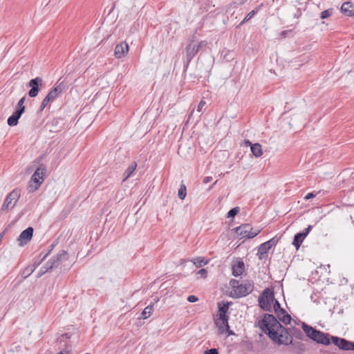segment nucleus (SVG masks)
<instances>
[{"instance_id":"1","label":"nucleus","mask_w":354,"mask_h":354,"mask_svg":"<svg viewBox=\"0 0 354 354\" xmlns=\"http://www.w3.org/2000/svg\"><path fill=\"white\" fill-rule=\"evenodd\" d=\"M259 326L274 343L278 345L287 346L292 342V336L288 329L272 315L265 314L263 319L259 322Z\"/></svg>"},{"instance_id":"2","label":"nucleus","mask_w":354,"mask_h":354,"mask_svg":"<svg viewBox=\"0 0 354 354\" xmlns=\"http://www.w3.org/2000/svg\"><path fill=\"white\" fill-rule=\"evenodd\" d=\"M230 285L233 290L232 295L235 297H245L253 291L254 283L252 281H246L241 283L236 279H231Z\"/></svg>"},{"instance_id":"3","label":"nucleus","mask_w":354,"mask_h":354,"mask_svg":"<svg viewBox=\"0 0 354 354\" xmlns=\"http://www.w3.org/2000/svg\"><path fill=\"white\" fill-rule=\"evenodd\" d=\"M66 252L62 250L60 253L53 257L49 260L44 266H42L37 274V277H41L43 274L46 273L48 270L53 268L57 267L62 262V259L65 258Z\"/></svg>"},{"instance_id":"4","label":"nucleus","mask_w":354,"mask_h":354,"mask_svg":"<svg viewBox=\"0 0 354 354\" xmlns=\"http://www.w3.org/2000/svg\"><path fill=\"white\" fill-rule=\"evenodd\" d=\"M235 231L241 239H252L261 232V229L254 230L250 224L245 223L236 227Z\"/></svg>"},{"instance_id":"5","label":"nucleus","mask_w":354,"mask_h":354,"mask_svg":"<svg viewBox=\"0 0 354 354\" xmlns=\"http://www.w3.org/2000/svg\"><path fill=\"white\" fill-rule=\"evenodd\" d=\"M21 193L19 189H15L12 190L5 198L1 210L4 212L13 209L19 199Z\"/></svg>"},{"instance_id":"6","label":"nucleus","mask_w":354,"mask_h":354,"mask_svg":"<svg viewBox=\"0 0 354 354\" xmlns=\"http://www.w3.org/2000/svg\"><path fill=\"white\" fill-rule=\"evenodd\" d=\"M274 301V294L268 288L266 289L259 298L260 307L267 311L271 310Z\"/></svg>"},{"instance_id":"7","label":"nucleus","mask_w":354,"mask_h":354,"mask_svg":"<svg viewBox=\"0 0 354 354\" xmlns=\"http://www.w3.org/2000/svg\"><path fill=\"white\" fill-rule=\"evenodd\" d=\"M45 171L46 168L43 165L40 166L36 169L30 178V182L35 183V185L34 187L32 185H30V191H35L37 189L39 186L43 183Z\"/></svg>"},{"instance_id":"8","label":"nucleus","mask_w":354,"mask_h":354,"mask_svg":"<svg viewBox=\"0 0 354 354\" xmlns=\"http://www.w3.org/2000/svg\"><path fill=\"white\" fill-rule=\"evenodd\" d=\"M332 342L343 351H354V342L335 336L331 337Z\"/></svg>"},{"instance_id":"9","label":"nucleus","mask_w":354,"mask_h":354,"mask_svg":"<svg viewBox=\"0 0 354 354\" xmlns=\"http://www.w3.org/2000/svg\"><path fill=\"white\" fill-rule=\"evenodd\" d=\"M199 48L197 47V42L194 40H191L185 48L186 51V61L187 65L191 62L194 57L198 52Z\"/></svg>"},{"instance_id":"10","label":"nucleus","mask_w":354,"mask_h":354,"mask_svg":"<svg viewBox=\"0 0 354 354\" xmlns=\"http://www.w3.org/2000/svg\"><path fill=\"white\" fill-rule=\"evenodd\" d=\"M43 83V80L39 77H37L36 78L32 79L29 82V86L31 87L30 90L28 92V95L30 97H35L38 95V93L39 91V86H41Z\"/></svg>"},{"instance_id":"11","label":"nucleus","mask_w":354,"mask_h":354,"mask_svg":"<svg viewBox=\"0 0 354 354\" xmlns=\"http://www.w3.org/2000/svg\"><path fill=\"white\" fill-rule=\"evenodd\" d=\"M32 235L33 228L32 227H28L24 230L17 238L19 245L20 246H23L27 244L32 239Z\"/></svg>"},{"instance_id":"12","label":"nucleus","mask_w":354,"mask_h":354,"mask_svg":"<svg viewBox=\"0 0 354 354\" xmlns=\"http://www.w3.org/2000/svg\"><path fill=\"white\" fill-rule=\"evenodd\" d=\"M129 51V45L126 42H121L116 45L114 54L117 58L124 57Z\"/></svg>"},{"instance_id":"13","label":"nucleus","mask_w":354,"mask_h":354,"mask_svg":"<svg viewBox=\"0 0 354 354\" xmlns=\"http://www.w3.org/2000/svg\"><path fill=\"white\" fill-rule=\"evenodd\" d=\"M25 107L17 109L8 119V124L10 127L16 126L21 114L24 113Z\"/></svg>"},{"instance_id":"14","label":"nucleus","mask_w":354,"mask_h":354,"mask_svg":"<svg viewBox=\"0 0 354 354\" xmlns=\"http://www.w3.org/2000/svg\"><path fill=\"white\" fill-rule=\"evenodd\" d=\"M49 252L44 254V256L40 259L38 262H35L33 265L27 266L22 272V277L24 278H27L29 277L36 269V268L41 264L42 261H44V259L47 257Z\"/></svg>"},{"instance_id":"15","label":"nucleus","mask_w":354,"mask_h":354,"mask_svg":"<svg viewBox=\"0 0 354 354\" xmlns=\"http://www.w3.org/2000/svg\"><path fill=\"white\" fill-rule=\"evenodd\" d=\"M62 84V82L59 84H57V83L56 84L55 86L47 94L46 97H48V100L50 99L51 102H53L58 95L62 93L63 90Z\"/></svg>"},{"instance_id":"16","label":"nucleus","mask_w":354,"mask_h":354,"mask_svg":"<svg viewBox=\"0 0 354 354\" xmlns=\"http://www.w3.org/2000/svg\"><path fill=\"white\" fill-rule=\"evenodd\" d=\"M232 274L234 277L241 276L245 270V264L243 261H238L232 266Z\"/></svg>"},{"instance_id":"17","label":"nucleus","mask_w":354,"mask_h":354,"mask_svg":"<svg viewBox=\"0 0 354 354\" xmlns=\"http://www.w3.org/2000/svg\"><path fill=\"white\" fill-rule=\"evenodd\" d=\"M271 249L270 246H269L266 242L261 243L258 249L257 256L259 259L263 260L267 258L268 251Z\"/></svg>"},{"instance_id":"18","label":"nucleus","mask_w":354,"mask_h":354,"mask_svg":"<svg viewBox=\"0 0 354 354\" xmlns=\"http://www.w3.org/2000/svg\"><path fill=\"white\" fill-rule=\"evenodd\" d=\"M302 328L307 337L313 340L316 337V335H319V330L308 326L306 323H302Z\"/></svg>"},{"instance_id":"19","label":"nucleus","mask_w":354,"mask_h":354,"mask_svg":"<svg viewBox=\"0 0 354 354\" xmlns=\"http://www.w3.org/2000/svg\"><path fill=\"white\" fill-rule=\"evenodd\" d=\"M313 341L324 345H329L330 343L329 335L320 330H319V335H316V337H315Z\"/></svg>"},{"instance_id":"20","label":"nucleus","mask_w":354,"mask_h":354,"mask_svg":"<svg viewBox=\"0 0 354 354\" xmlns=\"http://www.w3.org/2000/svg\"><path fill=\"white\" fill-rule=\"evenodd\" d=\"M227 320L228 316L227 315V313H219V321L216 324L219 326L222 332L224 331L223 328H225L226 330L229 329Z\"/></svg>"},{"instance_id":"21","label":"nucleus","mask_w":354,"mask_h":354,"mask_svg":"<svg viewBox=\"0 0 354 354\" xmlns=\"http://www.w3.org/2000/svg\"><path fill=\"white\" fill-rule=\"evenodd\" d=\"M341 10L343 14L347 16L354 15V5L349 2H344L341 7Z\"/></svg>"},{"instance_id":"22","label":"nucleus","mask_w":354,"mask_h":354,"mask_svg":"<svg viewBox=\"0 0 354 354\" xmlns=\"http://www.w3.org/2000/svg\"><path fill=\"white\" fill-rule=\"evenodd\" d=\"M245 143L247 145H250L251 151L255 157L258 158L262 155V153H263L262 147L260 144H259V143L252 144L249 140H247L245 142Z\"/></svg>"},{"instance_id":"23","label":"nucleus","mask_w":354,"mask_h":354,"mask_svg":"<svg viewBox=\"0 0 354 354\" xmlns=\"http://www.w3.org/2000/svg\"><path fill=\"white\" fill-rule=\"evenodd\" d=\"M305 238L304 234H301V232L296 234L294 236L292 245H295L297 249H299Z\"/></svg>"},{"instance_id":"24","label":"nucleus","mask_w":354,"mask_h":354,"mask_svg":"<svg viewBox=\"0 0 354 354\" xmlns=\"http://www.w3.org/2000/svg\"><path fill=\"white\" fill-rule=\"evenodd\" d=\"M189 261L192 262L197 268L204 266L209 263V260L201 257L192 259V260H189Z\"/></svg>"},{"instance_id":"25","label":"nucleus","mask_w":354,"mask_h":354,"mask_svg":"<svg viewBox=\"0 0 354 354\" xmlns=\"http://www.w3.org/2000/svg\"><path fill=\"white\" fill-rule=\"evenodd\" d=\"M281 313L283 315V317H281V314L277 313V317L284 324H288L290 322L291 317L290 315L287 314L283 309H281Z\"/></svg>"},{"instance_id":"26","label":"nucleus","mask_w":354,"mask_h":354,"mask_svg":"<svg viewBox=\"0 0 354 354\" xmlns=\"http://www.w3.org/2000/svg\"><path fill=\"white\" fill-rule=\"evenodd\" d=\"M137 167V163L136 162H133L127 169L124 172L125 177L124 180H126L127 178L130 177L132 173L136 170Z\"/></svg>"},{"instance_id":"27","label":"nucleus","mask_w":354,"mask_h":354,"mask_svg":"<svg viewBox=\"0 0 354 354\" xmlns=\"http://www.w3.org/2000/svg\"><path fill=\"white\" fill-rule=\"evenodd\" d=\"M153 310V308L152 304L147 306L142 313V318L146 319L149 317L152 314Z\"/></svg>"},{"instance_id":"28","label":"nucleus","mask_w":354,"mask_h":354,"mask_svg":"<svg viewBox=\"0 0 354 354\" xmlns=\"http://www.w3.org/2000/svg\"><path fill=\"white\" fill-rule=\"evenodd\" d=\"M187 195V189L186 186L184 184H181L178 191V196L180 199L184 200Z\"/></svg>"},{"instance_id":"29","label":"nucleus","mask_w":354,"mask_h":354,"mask_svg":"<svg viewBox=\"0 0 354 354\" xmlns=\"http://www.w3.org/2000/svg\"><path fill=\"white\" fill-rule=\"evenodd\" d=\"M239 207H234L228 212L227 217L228 218L234 217L239 213Z\"/></svg>"},{"instance_id":"30","label":"nucleus","mask_w":354,"mask_h":354,"mask_svg":"<svg viewBox=\"0 0 354 354\" xmlns=\"http://www.w3.org/2000/svg\"><path fill=\"white\" fill-rule=\"evenodd\" d=\"M333 13V9L326 10L321 13V19H324L328 17H330Z\"/></svg>"},{"instance_id":"31","label":"nucleus","mask_w":354,"mask_h":354,"mask_svg":"<svg viewBox=\"0 0 354 354\" xmlns=\"http://www.w3.org/2000/svg\"><path fill=\"white\" fill-rule=\"evenodd\" d=\"M257 12V10H252L245 17V18L243 19V21L241 22L248 21L249 20H250L252 18L253 16H254L256 15Z\"/></svg>"},{"instance_id":"32","label":"nucleus","mask_w":354,"mask_h":354,"mask_svg":"<svg viewBox=\"0 0 354 354\" xmlns=\"http://www.w3.org/2000/svg\"><path fill=\"white\" fill-rule=\"evenodd\" d=\"M52 102L50 99L48 100V97L46 96L43 101L41 102V104L40 105L39 111H42L48 105V103Z\"/></svg>"},{"instance_id":"33","label":"nucleus","mask_w":354,"mask_h":354,"mask_svg":"<svg viewBox=\"0 0 354 354\" xmlns=\"http://www.w3.org/2000/svg\"><path fill=\"white\" fill-rule=\"evenodd\" d=\"M197 47L199 48V50H205L206 48H209L208 43L207 41H201L198 43L197 42Z\"/></svg>"},{"instance_id":"34","label":"nucleus","mask_w":354,"mask_h":354,"mask_svg":"<svg viewBox=\"0 0 354 354\" xmlns=\"http://www.w3.org/2000/svg\"><path fill=\"white\" fill-rule=\"evenodd\" d=\"M279 241V239L277 236H274L270 239L269 241H266V243L270 246V248L275 246Z\"/></svg>"},{"instance_id":"35","label":"nucleus","mask_w":354,"mask_h":354,"mask_svg":"<svg viewBox=\"0 0 354 354\" xmlns=\"http://www.w3.org/2000/svg\"><path fill=\"white\" fill-rule=\"evenodd\" d=\"M229 308L228 304H218L219 313H227Z\"/></svg>"},{"instance_id":"36","label":"nucleus","mask_w":354,"mask_h":354,"mask_svg":"<svg viewBox=\"0 0 354 354\" xmlns=\"http://www.w3.org/2000/svg\"><path fill=\"white\" fill-rule=\"evenodd\" d=\"M244 3V0H235L232 3H230L228 9L230 10L231 8H235L238 6L242 5Z\"/></svg>"},{"instance_id":"37","label":"nucleus","mask_w":354,"mask_h":354,"mask_svg":"<svg viewBox=\"0 0 354 354\" xmlns=\"http://www.w3.org/2000/svg\"><path fill=\"white\" fill-rule=\"evenodd\" d=\"M273 307H274V311L275 313L277 314V313H279V311L281 312V306H280V304L279 303V301L277 300H276L274 299V303L272 304Z\"/></svg>"},{"instance_id":"38","label":"nucleus","mask_w":354,"mask_h":354,"mask_svg":"<svg viewBox=\"0 0 354 354\" xmlns=\"http://www.w3.org/2000/svg\"><path fill=\"white\" fill-rule=\"evenodd\" d=\"M197 274L199 275L201 278L205 279L207 277V272L206 269L202 268L198 271Z\"/></svg>"},{"instance_id":"39","label":"nucleus","mask_w":354,"mask_h":354,"mask_svg":"<svg viewBox=\"0 0 354 354\" xmlns=\"http://www.w3.org/2000/svg\"><path fill=\"white\" fill-rule=\"evenodd\" d=\"M293 335L299 339H301L303 335L299 329H293Z\"/></svg>"},{"instance_id":"40","label":"nucleus","mask_w":354,"mask_h":354,"mask_svg":"<svg viewBox=\"0 0 354 354\" xmlns=\"http://www.w3.org/2000/svg\"><path fill=\"white\" fill-rule=\"evenodd\" d=\"M206 102L202 100L200 101L199 104H198L197 107V111L201 112L203 106L205 105Z\"/></svg>"},{"instance_id":"41","label":"nucleus","mask_w":354,"mask_h":354,"mask_svg":"<svg viewBox=\"0 0 354 354\" xmlns=\"http://www.w3.org/2000/svg\"><path fill=\"white\" fill-rule=\"evenodd\" d=\"M198 300V297L195 295H189L187 297V301L191 303L196 302Z\"/></svg>"},{"instance_id":"42","label":"nucleus","mask_w":354,"mask_h":354,"mask_svg":"<svg viewBox=\"0 0 354 354\" xmlns=\"http://www.w3.org/2000/svg\"><path fill=\"white\" fill-rule=\"evenodd\" d=\"M204 354H218V352L216 348H211L205 351Z\"/></svg>"},{"instance_id":"43","label":"nucleus","mask_w":354,"mask_h":354,"mask_svg":"<svg viewBox=\"0 0 354 354\" xmlns=\"http://www.w3.org/2000/svg\"><path fill=\"white\" fill-rule=\"evenodd\" d=\"M24 101H25L24 97H22L21 99H20V100L18 102V104H17V109H21V107H25L23 105L24 103Z\"/></svg>"},{"instance_id":"44","label":"nucleus","mask_w":354,"mask_h":354,"mask_svg":"<svg viewBox=\"0 0 354 354\" xmlns=\"http://www.w3.org/2000/svg\"><path fill=\"white\" fill-rule=\"evenodd\" d=\"M316 196V194H314L313 192L308 193L306 196L304 197L305 200H309L310 198H314Z\"/></svg>"},{"instance_id":"45","label":"nucleus","mask_w":354,"mask_h":354,"mask_svg":"<svg viewBox=\"0 0 354 354\" xmlns=\"http://www.w3.org/2000/svg\"><path fill=\"white\" fill-rule=\"evenodd\" d=\"M290 33H291V30H284V31L281 32V36L283 37H288Z\"/></svg>"},{"instance_id":"46","label":"nucleus","mask_w":354,"mask_h":354,"mask_svg":"<svg viewBox=\"0 0 354 354\" xmlns=\"http://www.w3.org/2000/svg\"><path fill=\"white\" fill-rule=\"evenodd\" d=\"M312 229V226L311 225H308L307 228H306L304 230V232H301V234H304L305 235V237L307 236V235L308 234V233L310 232V230Z\"/></svg>"},{"instance_id":"47","label":"nucleus","mask_w":354,"mask_h":354,"mask_svg":"<svg viewBox=\"0 0 354 354\" xmlns=\"http://www.w3.org/2000/svg\"><path fill=\"white\" fill-rule=\"evenodd\" d=\"M212 180V178L211 176H206L203 179V183L207 184V183H209Z\"/></svg>"},{"instance_id":"48","label":"nucleus","mask_w":354,"mask_h":354,"mask_svg":"<svg viewBox=\"0 0 354 354\" xmlns=\"http://www.w3.org/2000/svg\"><path fill=\"white\" fill-rule=\"evenodd\" d=\"M57 354H71L70 351H68V350H63V351H61L59 353H58Z\"/></svg>"},{"instance_id":"49","label":"nucleus","mask_w":354,"mask_h":354,"mask_svg":"<svg viewBox=\"0 0 354 354\" xmlns=\"http://www.w3.org/2000/svg\"><path fill=\"white\" fill-rule=\"evenodd\" d=\"M4 234H5V232H1V233L0 234V243H1V241H2V239L3 238Z\"/></svg>"},{"instance_id":"50","label":"nucleus","mask_w":354,"mask_h":354,"mask_svg":"<svg viewBox=\"0 0 354 354\" xmlns=\"http://www.w3.org/2000/svg\"><path fill=\"white\" fill-rule=\"evenodd\" d=\"M279 313L281 314V317H283V315H282L280 311L279 312Z\"/></svg>"},{"instance_id":"51","label":"nucleus","mask_w":354,"mask_h":354,"mask_svg":"<svg viewBox=\"0 0 354 354\" xmlns=\"http://www.w3.org/2000/svg\"><path fill=\"white\" fill-rule=\"evenodd\" d=\"M85 354H90V353H85Z\"/></svg>"}]
</instances>
